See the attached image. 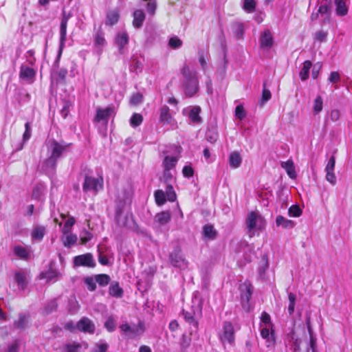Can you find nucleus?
<instances>
[{
    "mask_svg": "<svg viewBox=\"0 0 352 352\" xmlns=\"http://www.w3.org/2000/svg\"><path fill=\"white\" fill-rule=\"evenodd\" d=\"M323 109V100L320 96H318L313 104V112L314 115H317L322 111Z\"/></svg>",
    "mask_w": 352,
    "mask_h": 352,
    "instance_id": "nucleus-38",
    "label": "nucleus"
},
{
    "mask_svg": "<svg viewBox=\"0 0 352 352\" xmlns=\"http://www.w3.org/2000/svg\"><path fill=\"white\" fill-rule=\"evenodd\" d=\"M311 67V63L306 60L303 63V66L300 72V77L302 80H305L309 77V69Z\"/></svg>",
    "mask_w": 352,
    "mask_h": 352,
    "instance_id": "nucleus-37",
    "label": "nucleus"
},
{
    "mask_svg": "<svg viewBox=\"0 0 352 352\" xmlns=\"http://www.w3.org/2000/svg\"><path fill=\"white\" fill-rule=\"evenodd\" d=\"M143 121V117L140 113H133L130 119V124L132 127L135 128L140 126Z\"/></svg>",
    "mask_w": 352,
    "mask_h": 352,
    "instance_id": "nucleus-44",
    "label": "nucleus"
},
{
    "mask_svg": "<svg viewBox=\"0 0 352 352\" xmlns=\"http://www.w3.org/2000/svg\"><path fill=\"white\" fill-rule=\"evenodd\" d=\"M170 212L168 211H163L162 212L157 213L155 216L154 220L160 225L164 226L167 224L170 221Z\"/></svg>",
    "mask_w": 352,
    "mask_h": 352,
    "instance_id": "nucleus-26",
    "label": "nucleus"
},
{
    "mask_svg": "<svg viewBox=\"0 0 352 352\" xmlns=\"http://www.w3.org/2000/svg\"><path fill=\"white\" fill-rule=\"evenodd\" d=\"M103 187V177H85L83 184L85 192L92 191L96 193Z\"/></svg>",
    "mask_w": 352,
    "mask_h": 352,
    "instance_id": "nucleus-7",
    "label": "nucleus"
},
{
    "mask_svg": "<svg viewBox=\"0 0 352 352\" xmlns=\"http://www.w3.org/2000/svg\"><path fill=\"white\" fill-rule=\"evenodd\" d=\"M289 300V305H288V312L289 315H292L294 312V307L296 304V295L293 293H289L288 295Z\"/></svg>",
    "mask_w": 352,
    "mask_h": 352,
    "instance_id": "nucleus-48",
    "label": "nucleus"
},
{
    "mask_svg": "<svg viewBox=\"0 0 352 352\" xmlns=\"http://www.w3.org/2000/svg\"><path fill=\"white\" fill-rule=\"evenodd\" d=\"M165 195L168 201L173 202L176 200L177 196L175 192L174 188L172 186H170V185L167 186Z\"/></svg>",
    "mask_w": 352,
    "mask_h": 352,
    "instance_id": "nucleus-54",
    "label": "nucleus"
},
{
    "mask_svg": "<svg viewBox=\"0 0 352 352\" xmlns=\"http://www.w3.org/2000/svg\"><path fill=\"white\" fill-rule=\"evenodd\" d=\"M261 321L260 327L266 326V327H274L273 323L271 320V317L269 314L265 311H263L261 316Z\"/></svg>",
    "mask_w": 352,
    "mask_h": 352,
    "instance_id": "nucleus-45",
    "label": "nucleus"
},
{
    "mask_svg": "<svg viewBox=\"0 0 352 352\" xmlns=\"http://www.w3.org/2000/svg\"><path fill=\"white\" fill-rule=\"evenodd\" d=\"M120 18L119 12L118 10H111L107 14L106 25H113L118 23Z\"/></svg>",
    "mask_w": 352,
    "mask_h": 352,
    "instance_id": "nucleus-32",
    "label": "nucleus"
},
{
    "mask_svg": "<svg viewBox=\"0 0 352 352\" xmlns=\"http://www.w3.org/2000/svg\"><path fill=\"white\" fill-rule=\"evenodd\" d=\"M133 25L135 28H140L142 27L143 22L145 19V14L142 10H136L133 12Z\"/></svg>",
    "mask_w": 352,
    "mask_h": 352,
    "instance_id": "nucleus-24",
    "label": "nucleus"
},
{
    "mask_svg": "<svg viewBox=\"0 0 352 352\" xmlns=\"http://www.w3.org/2000/svg\"><path fill=\"white\" fill-rule=\"evenodd\" d=\"M288 214L292 217H298L302 214V210L298 205L292 206L288 210Z\"/></svg>",
    "mask_w": 352,
    "mask_h": 352,
    "instance_id": "nucleus-49",
    "label": "nucleus"
},
{
    "mask_svg": "<svg viewBox=\"0 0 352 352\" xmlns=\"http://www.w3.org/2000/svg\"><path fill=\"white\" fill-rule=\"evenodd\" d=\"M160 122L164 124L173 125L175 120L170 113V109L168 106L164 105L160 109Z\"/></svg>",
    "mask_w": 352,
    "mask_h": 352,
    "instance_id": "nucleus-16",
    "label": "nucleus"
},
{
    "mask_svg": "<svg viewBox=\"0 0 352 352\" xmlns=\"http://www.w3.org/2000/svg\"><path fill=\"white\" fill-rule=\"evenodd\" d=\"M245 225L250 236H252L256 231H261L265 228L266 221L258 212L252 211L248 214Z\"/></svg>",
    "mask_w": 352,
    "mask_h": 352,
    "instance_id": "nucleus-2",
    "label": "nucleus"
},
{
    "mask_svg": "<svg viewBox=\"0 0 352 352\" xmlns=\"http://www.w3.org/2000/svg\"><path fill=\"white\" fill-rule=\"evenodd\" d=\"M277 226H281L285 229H292L295 226V223L292 220L287 219L282 215H278L276 219Z\"/></svg>",
    "mask_w": 352,
    "mask_h": 352,
    "instance_id": "nucleus-28",
    "label": "nucleus"
},
{
    "mask_svg": "<svg viewBox=\"0 0 352 352\" xmlns=\"http://www.w3.org/2000/svg\"><path fill=\"white\" fill-rule=\"evenodd\" d=\"M45 228L43 226H36L32 232V238L34 240L41 241L45 235Z\"/></svg>",
    "mask_w": 352,
    "mask_h": 352,
    "instance_id": "nucleus-35",
    "label": "nucleus"
},
{
    "mask_svg": "<svg viewBox=\"0 0 352 352\" xmlns=\"http://www.w3.org/2000/svg\"><path fill=\"white\" fill-rule=\"evenodd\" d=\"M219 339L222 344H233L234 342V329L232 322L226 321L223 322L222 331L219 333Z\"/></svg>",
    "mask_w": 352,
    "mask_h": 352,
    "instance_id": "nucleus-5",
    "label": "nucleus"
},
{
    "mask_svg": "<svg viewBox=\"0 0 352 352\" xmlns=\"http://www.w3.org/2000/svg\"><path fill=\"white\" fill-rule=\"evenodd\" d=\"M57 161L50 157L45 160L41 166L42 173L46 175L54 174L56 167Z\"/></svg>",
    "mask_w": 352,
    "mask_h": 352,
    "instance_id": "nucleus-20",
    "label": "nucleus"
},
{
    "mask_svg": "<svg viewBox=\"0 0 352 352\" xmlns=\"http://www.w3.org/2000/svg\"><path fill=\"white\" fill-rule=\"evenodd\" d=\"M202 234L206 240H214L217 237V232L212 225L207 224L203 227Z\"/></svg>",
    "mask_w": 352,
    "mask_h": 352,
    "instance_id": "nucleus-23",
    "label": "nucleus"
},
{
    "mask_svg": "<svg viewBox=\"0 0 352 352\" xmlns=\"http://www.w3.org/2000/svg\"><path fill=\"white\" fill-rule=\"evenodd\" d=\"M327 36V32L323 30L318 31L314 34V38L316 40L323 42L325 41Z\"/></svg>",
    "mask_w": 352,
    "mask_h": 352,
    "instance_id": "nucleus-61",
    "label": "nucleus"
},
{
    "mask_svg": "<svg viewBox=\"0 0 352 352\" xmlns=\"http://www.w3.org/2000/svg\"><path fill=\"white\" fill-rule=\"evenodd\" d=\"M281 166L286 170L289 176H295L294 164L292 160L282 162Z\"/></svg>",
    "mask_w": 352,
    "mask_h": 352,
    "instance_id": "nucleus-39",
    "label": "nucleus"
},
{
    "mask_svg": "<svg viewBox=\"0 0 352 352\" xmlns=\"http://www.w3.org/2000/svg\"><path fill=\"white\" fill-rule=\"evenodd\" d=\"M168 45L170 47L177 49L182 46V41L177 37L175 36L170 38Z\"/></svg>",
    "mask_w": 352,
    "mask_h": 352,
    "instance_id": "nucleus-57",
    "label": "nucleus"
},
{
    "mask_svg": "<svg viewBox=\"0 0 352 352\" xmlns=\"http://www.w3.org/2000/svg\"><path fill=\"white\" fill-rule=\"evenodd\" d=\"M261 336L265 340L267 347L274 346L276 338L274 336V327H261Z\"/></svg>",
    "mask_w": 352,
    "mask_h": 352,
    "instance_id": "nucleus-9",
    "label": "nucleus"
},
{
    "mask_svg": "<svg viewBox=\"0 0 352 352\" xmlns=\"http://www.w3.org/2000/svg\"><path fill=\"white\" fill-rule=\"evenodd\" d=\"M246 113L243 109V107L241 104L237 105L235 109V116L240 120H242L245 118Z\"/></svg>",
    "mask_w": 352,
    "mask_h": 352,
    "instance_id": "nucleus-55",
    "label": "nucleus"
},
{
    "mask_svg": "<svg viewBox=\"0 0 352 352\" xmlns=\"http://www.w3.org/2000/svg\"><path fill=\"white\" fill-rule=\"evenodd\" d=\"M58 307V304L56 300H53L48 302L45 306V311L47 314H50L55 310H56Z\"/></svg>",
    "mask_w": 352,
    "mask_h": 352,
    "instance_id": "nucleus-60",
    "label": "nucleus"
},
{
    "mask_svg": "<svg viewBox=\"0 0 352 352\" xmlns=\"http://www.w3.org/2000/svg\"><path fill=\"white\" fill-rule=\"evenodd\" d=\"M69 16L63 13L60 24V52H61L67 38V27Z\"/></svg>",
    "mask_w": 352,
    "mask_h": 352,
    "instance_id": "nucleus-17",
    "label": "nucleus"
},
{
    "mask_svg": "<svg viewBox=\"0 0 352 352\" xmlns=\"http://www.w3.org/2000/svg\"><path fill=\"white\" fill-rule=\"evenodd\" d=\"M84 282L89 291L93 292L96 289V281L95 280V277L87 276L85 278Z\"/></svg>",
    "mask_w": 352,
    "mask_h": 352,
    "instance_id": "nucleus-50",
    "label": "nucleus"
},
{
    "mask_svg": "<svg viewBox=\"0 0 352 352\" xmlns=\"http://www.w3.org/2000/svg\"><path fill=\"white\" fill-rule=\"evenodd\" d=\"M255 7H256V2L254 0H244V3H243V9L250 13V12H253L255 10Z\"/></svg>",
    "mask_w": 352,
    "mask_h": 352,
    "instance_id": "nucleus-51",
    "label": "nucleus"
},
{
    "mask_svg": "<svg viewBox=\"0 0 352 352\" xmlns=\"http://www.w3.org/2000/svg\"><path fill=\"white\" fill-rule=\"evenodd\" d=\"M142 101V95L139 93L133 94L131 96V98L130 100L131 103L134 105L141 103Z\"/></svg>",
    "mask_w": 352,
    "mask_h": 352,
    "instance_id": "nucleus-63",
    "label": "nucleus"
},
{
    "mask_svg": "<svg viewBox=\"0 0 352 352\" xmlns=\"http://www.w3.org/2000/svg\"><path fill=\"white\" fill-rule=\"evenodd\" d=\"M20 346V342L18 340H14L11 344L8 346L6 352H19Z\"/></svg>",
    "mask_w": 352,
    "mask_h": 352,
    "instance_id": "nucleus-62",
    "label": "nucleus"
},
{
    "mask_svg": "<svg viewBox=\"0 0 352 352\" xmlns=\"http://www.w3.org/2000/svg\"><path fill=\"white\" fill-rule=\"evenodd\" d=\"M318 12L322 19V24H325L329 22L331 16V9L329 5L324 4L320 6L318 10Z\"/></svg>",
    "mask_w": 352,
    "mask_h": 352,
    "instance_id": "nucleus-22",
    "label": "nucleus"
},
{
    "mask_svg": "<svg viewBox=\"0 0 352 352\" xmlns=\"http://www.w3.org/2000/svg\"><path fill=\"white\" fill-rule=\"evenodd\" d=\"M232 30L235 36L238 38H241L243 37L244 34V28L242 23H234L232 25Z\"/></svg>",
    "mask_w": 352,
    "mask_h": 352,
    "instance_id": "nucleus-42",
    "label": "nucleus"
},
{
    "mask_svg": "<svg viewBox=\"0 0 352 352\" xmlns=\"http://www.w3.org/2000/svg\"><path fill=\"white\" fill-rule=\"evenodd\" d=\"M94 267L96 262L94 259L93 255L91 253H87L81 255L76 256L74 258V267Z\"/></svg>",
    "mask_w": 352,
    "mask_h": 352,
    "instance_id": "nucleus-8",
    "label": "nucleus"
},
{
    "mask_svg": "<svg viewBox=\"0 0 352 352\" xmlns=\"http://www.w3.org/2000/svg\"><path fill=\"white\" fill-rule=\"evenodd\" d=\"M106 41L103 34L98 33L95 37V46L99 52L102 51V47L105 45Z\"/></svg>",
    "mask_w": 352,
    "mask_h": 352,
    "instance_id": "nucleus-43",
    "label": "nucleus"
},
{
    "mask_svg": "<svg viewBox=\"0 0 352 352\" xmlns=\"http://www.w3.org/2000/svg\"><path fill=\"white\" fill-rule=\"evenodd\" d=\"M340 111L338 109H333L329 113V118L332 122H336L340 119Z\"/></svg>",
    "mask_w": 352,
    "mask_h": 352,
    "instance_id": "nucleus-64",
    "label": "nucleus"
},
{
    "mask_svg": "<svg viewBox=\"0 0 352 352\" xmlns=\"http://www.w3.org/2000/svg\"><path fill=\"white\" fill-rule=\"evenodd\" d=\"M63 240V244L65 247L69 248L75 244L77 241V236L76 234H67Z\"/></svg>",
    "mask_w": 352,
    "mask_h": 352,
    "instance_id": "nucleus-47",
    "label": "nucleus"
},
{
    "mask_svg": "<svg viewBox=\"0 0 352 352\" xmlns=\"http://www.w3.org/2000/svg\"><path fill=\"white\" fill-rule=\"evenodd\" d=\"M36 75V71L25 65H22L20 68V78L28 82V83H32L34 81V77Z\"/></svg>",
    "mask_w": 352,
    "mask_h": 352,
    "instance_id": "nucleus-13",
    "label": "nucleus"
},
{
    "mask_svg": "<svg viewBox=\"0 0 352 352\" xmlns=\"http://www.w3.org/2000/svg\"><path fill=\"white\" fill-rule=\"evenodd\" d=\"M243 287H245V291H243L241 294V300L248 303L253 293V287L250 284H244Z\"/></svg>",
    "mask_w": 352,
    "mask_h": 352,
    "instance_id": "nucleus-34",
    "label": "nucleus"
},
{
    "mask_svg": "<svg viewBox=\"0 0 352 352\" xmlns=\"http://www.w3.org/2000/svg\"><path fill=\"white\" fill-rule=\"evenodd\" d=\"M201 313V307L200 305H198L197 307V310H192V311H186L183 310V315L185 320L189 324H192L195 328H197L198 322L195 319V316L199 315Z\"/></svg>",
    "mask_w": 352,
    "mask_h": 352,
    "instance_id": "nucleus-19",
    "label": "nucleus"
},
{
    "mask_svg": "<svg viewBox=\"0 0 352 352\" xmlns=\"http://www.w3.org/2000/svg\"><path fill=\"white\" fill-rule=\"evenodd\" d=\"M92 237L93 234L90 232L85 229L82 230L80 234V240L81 244H86L87 242L91 241Z\"/></svg>",
    "mask_w": 352,
    "mask_h": 352,
    "instance_id": "nucleus-46",
    "label": "nucleus"
},
{
    "mask_svg": "<svg viewBox=\"0 0 352 352\" xmlns=\"http://www.w3.org/2000/svg\"><path fill=\"white\" fill-rule=\"evenodd\" d=\"M230 165L233 168H237L241 163V157L239 153L233 152L230 155Z\"/></svg>",
    "mask_w": 352,
    "mask_h": 352,
    "instance_id": "nucleus-36",
    "label": "nucleus"
},
{
    "mask_svg": "<svg viewBox=\"0 0 352 352\" xmlns=\"http://www.w3.org/2000/svg\"><path fill=\"white\" fill-rule=\"evenodd\" d=\"M200 111L199 107H189L183 109V114L188 116L191 122L198 124L201 122Z\"/></svg>",
    "mask_w": 352,
    "mask_h": 352,
    "instance_id": "nucleus-11",
    "label": "nucleus"
},
{
    "mask_svg": "<svg viewBox=\"0 0 352 352\" xmlns=\"http://www.w3.org/2000/svg\"><path fill=\"white\" fill-rule=\"evenodd\" d=\"M104 327L109 331H113L115 330L116 323L112 316H110L107 318L104 323Z\"/></svg>",
    "mask_w": 352,
    "mask_h": 352,
    "instance_id": "nucleus-58",
    "label": "nucleus"
},
{
    "mask_svg": "<svg viewBox=\"0 0 352 352\" xmlns=\"http://www.w3.org/2000/svg\"><path fill=\"white\" fill-rule=\"evenodd\" d=\"M168 262L171 266L175 268L184 270L188 267V261L182 253L180 247L176 246L168 255Z\"/></svg>",
    "mask_w": 352,
    "mask_h": 352,
    "instance_id": "nucleus-3",
    "label": "nucleus"
},
{
    "mask_svg": "<svg viewBox=\"0 0 352 352\" xmlns=\"http://www.w3.org/2000/svg\"><path fill=\"white\" fill-rule=\"evenodd\" d=\"M94 277L96 283H98V285L102 287L107 285L111 280L110 276L107 274H98Z\"/></svg>",
    "mask_w": 352,
    "mask_h": 352,
    "instance_id": "nucleus-40",
    "label": "nucleus"
},
{
    "mask_svg": "<svg viewBox=\"0 0 352 352\" xmlns=\"http://www.w3.org/2000/svg\"><path fill=\"white\" fill-rule=\"evenodd\" d=\"M41 276L43 278L46 279L47 281L56 282L60 278L62 274L58 270L53 269L51 264L49 270L47 272H43Z\"/></svg>",
    "mask_w": 352,
    "mask_h": 352,
    "instance_id": "nucleus-21",
    "label": "nucleus"
},
{
    "mask_svg": "<svg viewBox=\"0 0 352 352\" xmlns=\"http://www.w3.org/2000/svg\"><path fill=\"white\" fill-rule=\"evenodd\" d=\"M259 41L261 47L263 50H268L272 47L274 39L269 30H266L261 34Z\"/></svg>",
    "mask_w": 352,
    "mask_h": 352,
    "instance_id": "nucleus-12",
    "label": "nucleus"
},
{
    "mask_svg": "<svg viewBox=\"0 0 352 352\" xmlns=\"http://www.w3.org/2000/svg\"><path fill=\"white\" fill-rule=\"evenodd\" d=\"M77 329L85 333H94L95 331V325L90 319L84 317L77 322Z\"/></svg>",
    "mask_w": 352,
    "mask_h": 352,
    "instance_id": "nucleus-14",
    "label": "nucleus"
},
{
    "mask_svg": "<svg viewBox=\"0 0 352 352\" xmlns=\"http://www.w3.org/2000/svg\"><path fill=\"white\" fill-rule=\"evenodd\" d=\"M113 113L114 109L113 107H108L104 109L98 108L94 120L97 122H104L107 124L110 116Z\"/></svg>",
    "mask_w": 352,
    "mask_h": 352,
    "instance_id": "nucleus-10",
    "label": "nucleus"
},
{
    "mask_svg": "<svg viewBox=\"0 0 352 352\" xmlns=\"http://www.w3.org/2000/svg\"><path fill=\"white\" fill-rule=\"evenodd\" d=\"M182 87L186 97H192L199 91V80L195 69L185 65L181 70Z\"/></svg>",
    "mask_w": 352,
    "mask_h": 352,
    "instance_id": "nucleus-1",
    "label": "nucleus"
},
{
    "mask_svg": "<svg viewBox=\"0 0 352 352\" xmlns=\"http://www.w3.org/2000/svg\"><path fill=\"white\" fill-rule=\"evenodd\" d=\"M69 144L66 143L58 142L56 140H50L47 142V148L50 157L58 161L63 152L68 148Z\"/></svg>",
    "mask_w": 352,
    "mask_h": 352,
    "instance_id": "nucleus-4",
    "label": "nucleus"
},
{
    "mask_svg": "<svg viewBox=\"0 0 352 352\" xmlns=\"http://www.w3.org/2000/svg\"><path fill=\"white\" fill-rule=\"evenodd\" d=\"M123 289L118 282H113L109 286V294L115 298H121L123 296Z\"/></svg>",
    "mask_w": 352,
    "mask_h": 352,
    "instance_id": "nucleus-30",
    "label": "nucleus"
},
{
    "mask_svg": "<svg viewBox=\"0 0 352 352\" xmlns=\"http://www.w3.org/2000/svg\"><path fill=\"white\" fill-rule=\"evenodd\" d=\"M120 329L126 333L129 336H131L132 338L136 336L139 334L140 329L136 325H129L127 323L122 324L120 327Z\"/></svg>",
    "mask_w": 352,
    "mask_h": 352,
    "instance_id": "nucleus-27",
    "label": "nucleus"
},
{
    "mask_svg": "<svg viewBox=\"0 0 352 352\" xmlns=\"http://www.w3.org/2000/svg\"><path fill=\"white\" fill-rule=\"evenodd\" d=\"M75 223V219L73 217L69 218L65 223V225L62 229V232L64 234H67L70 233L71 228Z\"/></svg>",
    "mask_w": 352,
    "mask_h": 352,
    "instance_id": "nucleus-52",
    "label": "nucleus"
},
{
    "mask_svg": "<svg viewBox=\"0 0 352 352\" xmlns=\"http://www.w3.org/2000/svg\"><path fill=\"white\" fill-rule=\"evenodd\" d=\"M334 166H335V158L333 156H332L328 161V163L326 166V171H327V175L326 176H334L333 175V169H334Z\"/></svg>",
    "mask_w": 352,
    "mask_h": 352,
    "instance_id": "nucleus-53",
    "label": "nucleus"
},
{
    "mask_svg": "<svg viewBox=\"0 0 352 352\" xmlns=\"http://www.w3.org/2000/svg\"><path fill=\"white\" fill-rule=\"evenodd\" d=\"M28 323V318L25 314H20L19 319L14 322V327L19 329H25Z\"/></svg>",
    "mask_w": 352,
    "mask_h": 352,
    "instance_id": "nucleus-33",
    "label": "nucleus"
},
{
    "mask_svg": "<svg viewBox=\"0 0 352 352\" xmlns=\"http://www.w3.org/2000/svg\"><path fill=\"white\" fill-rule=\"evenodd\" d=\"M32 135V129L30 126V123L29 122H27L25 124V132L23 135V142H27Z\"/></svg>",
    "mask_w": 352,
    "mask_h": 352,
    "instance_id": "nucleus-56",
    "label": "nucleus"
},
{
    "mask_svg": "<svg viewBox=\"0 0 352 352\" xmlns=\"http://www.w3.org/2000/svg\"><path fill=\"white\" fill-rule=\"evenodd\" d=\"M129 36L125 31L118 32L115 38V43L119 49L120 53L122 54L124 47L128 44Z\"/></svg>",
    "mask_w": 352,
    "mask_h": 352,
    "instance_id": "nucleus-18",
    "label": "nucleus"
},
{
    "mask_svg": "<svg viewBox=\"0 0 352 352\" xmlns=\"http://www.w3.org/2000/svg\"><path fill=\"white\" fill-rule=\"evenodd\" d=\"M80 348H81V344H68L66 345L64 352H78Z\"/></svg>",
    "mask_w": 352,
    "mask_h": 352,
    "instance_id": "nucleus-59",
    "label": "nucleus"
},
{
    "mask_svg": "<svg viewBox=\"0 0 352 352\" xmlns=\"http://www.w3.org/2000/svg\"><path fill=\"white\" fill-rule=\"evenodd\" d=\"M14 280L19 289L24 290L28 285V272L25 270H19L14 272Z\"/></svg>",
    "mask_w": 352,
    "mask_h": 352,
    "instance_id": "nucleus-15",
    "label": "nucleus"
},
{
    "mask_svg": "<svg viewBox=\"0 0 352 352\" xmlns=\"http://www.w3.org/2000/svg\"><path fill=\"white\" fill-rule=\"evenodd\" d=\"M336 12L338 16H343L348 13V7L344 0H334Z\"/></svg>",
    "mask_w": 352,
    "mask_h": 352,
    "instance_id": "nucleus-29",
    "label": "nucleus"
},
{
    "mask_svg": "<svg viewBox=\"0 0 352 352\" xmlns=\"http://www.w3.org/2000/svg\"><path fill=\"white\" fill-rule=\"evenodd\" d=\"M155 200L158 206H162L166 203V196L162 190H157L154 193Z\"/></svg>",
    "mask_w": 352,
    "mask_h": 352,
    "instance_id": "nucleus-41",
    "label": "nucleus"
},
{
    "mask_svg": "<svg viewBox=\"0 0 352 352\" xmlns=\"http://www.w3.org/2000/svg\"><path fill=\"white\" fill-rule=\"evenodd\" d=\"M176 154L175 155H166L164 160L163 165L164 168V176H173L170 170H173L179 158L180 155L181 148L179 146H176Z\"/></svg>",
    "mask_w": 352,
    "mask_h": 352,
    "instance_id": "nucleus-6",
    "label": "nucleus"
},
{
    "mask_svg": "<svg viewBox=\"0 0 352 352\" xmlns=\"http://www.w3.org/2000/svg\"><path fill=\"white\" fill-rule=\"evenodd\" d=\"M13 252L21 259L28 260L30 258V252L21 245H15L13 248Z\"/></svg>",
    "mask_w": 352,
    "mask_h": 352,
    "instance_id": "nucleus-31",
    "label": "nucleus"
},
{
    "mask_svg": "<svg viewBox=\"0 0 352 352\" xmlns=\"http://www.w3.org/2000/svg\"><path fill=\"white\" fill-rule=\"evenodd\" d=\"M116 221L118 226L125 228L128 226L129 218L123 214L122 209L118 208L116 212Z\"/></svg>",
    "mask_w": 352,
    "mask_h": 352,
    "instance_id": "nucleus-25",
    "label": "nucleus"
}]
</instances>
